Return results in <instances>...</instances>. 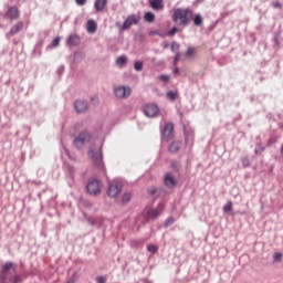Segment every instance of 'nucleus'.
Returning a JSON list of instances; mask_svg holds the SVG:
<instances>
[{"label":"nucleus","instance_id":"nucleus-1","mask_svg":"<svg viewBox=\"0 0 283 283\" xmlns=\"http://www.w3.org/2000/svg\"><path fill=\"white\" fill-rule=\"evenodd\" d=\"M171 20L178 28H187L193 21V11L189 8H177L174 10Z\"/></svg>","mask_w":283,"mask_h":283},{"label":"nucleus","instance_id":"nucleus-2","mask_svg":"<svg viewBox=\"0 0 283 283\" xmlns=\"http://www.w3.org/2000/svg\"><path fill=\"white\" fill-rule=\"evenodd\" d=\"M88 157L93 163H95L97 169H101V171H105V165L103 164V150L99 148L95 149L91 148L88 150Z\"/></svg>","mask_w":283,"mask_h":283},{"label":"nucleus","instance_id":"nucleus-3","mask_svg":"<svg viewBox=\"0 0 283 283\" xmlns=\"http://www.w3.org/2000/svg\"><path fill=\"white\" fill-rule=\"evenodd\" d=\"M17 271V268L14 266V263L8 262L2 266V273L0 275V282L2 283H9L12 280L11 273H14Z\"/></svg>","mask_w":283,"mask_h":283},{"label":"nucleus","instance_id":"nucleus-4","mask_svg":"<svg viewBox=\"0 0 283 283\" xmlns=\"http://www.w3.org/2000/svg\"><path fill=\"white\" fill-rule=\"evenodd\" d=\"M86 189L91 196H101L103 182H101L98 179H93L88 181Z\"/></svg>","mask_w":283,"mask_h":283},{"label":"nucleus","instance_id":"nucleus-5","mask_svg":"<svg viewBox=\"0 0 283 283\" xmlns=\"http://www.w3.org/2000/svg\"><path fill=\"white\" fill-rule=\"evenodd\" d=\"M165 210V203H159L158 208L150 209L145 214V222H149L150 220H156L160 213Z\"/></svg>","mask_w":283,"mask_h":283},{"label":"nucleus","instance_id":"nucleus-6","mask_svg":"<svg viewBox=\"0 0 283 283\" xmlns=\"http://www.w3.org/2000/svg\"><path fill=\"white\" fill-rule=\"evenodd\" d=\"M92 140V135L90 133H81L74 140V147L76 149H82L85 143H90Z\"/></svg>","mask_w":283,"mask_h":283},{"label":"nucleus","instance_id":"nucleus-7","mask_svg":"<svg viewBox=\"0 0 283 283\" xmlns=\"http://www.w3.org/2000/svg\"><path fill=\"white\" fill-rule=\"evenodd\" d=\"M114 94H115L116 98H129V96H132V87L115 86Z\"/></svg>","mask_w":283,"mask_h":283},{"label":"nucleus","instance_id":"nucleus-8","mask_svg":"<svg viewBox=\"0 0 283 283\" xmlns=\"http://www.w3.org/2000/svg\"><path fill=\"white\" fill-rule=\"evenodd\" d=\"M171 138H174V123H168L161 130V140L163 143H169Z\"/></svg>","mask_w":283,"mask_h":283},{"label":"nucleus","instance_id":"nucleus-9","mask_svg":"<svg viewBox=\"0 0 283 283\" xmlns=\"http://www.w3.org/2000/svg\"><path fill=\"white\" fill-rule=\"evenodd\" d=\"M19 17H21V11H19L17 6L10 7L4 14V19H9L10 21H17Z\"/></svg>","mask_w":283,"mask_h":283},{"label":"nucleus","instance_id":"nucleus-10","mask_svg":"<svg viewBox=\"0 0 283 283\" xmlns=\"http://www.w3.org/2000/svg\"><path fill=\"white\" fill-rule=\"evenodd\" d=\"M138 21H140V17L136 14L128 15L122 25V30H129L132 25H137Z\"/></svg>","mask_w":283,"mask_h":283},{"label":"nucleus","instance_id":"nucleus-11","mask_svg":"<svg viewBox=\"0 0 283 283\" xmlns=\"http://www.w3.org/2000/svg\"><path fill=\"white\" fill-rule=\"evenodd\" d=\"M158 112H160V109L156 104H146L144 107V114H146L148 118H155V116H158Z\"/></svg>","mask_w":283,"mask_h":283},{"label":"nucleus","instance_id":"nucleus-12","mask_svg":"<svg viewBox=\"0 0 283 283\" xmlns=\"http://www.w3.org/2000/svg\"><path fill=\"white\" fill-rule=\"evenodd\" d=\"M120 191H123V186L118 182H112L108 188V196L111 198H116Z\"/></svg>","mask_w":283,"mask_h":283},{"label":"nucleus","instance_id":"nucleus-13","mask_svg":"<svg viewBox=\"0 0 283 283\" xmlns=\"http://www.w3.org/2000/svg\"><path fill=\"white\" fill-rule=\"evenodd\" d=\"M164 182L166 187H169V189H174L176 187V177L171 172H167L164 177Z\"/></svg>","mask_w":283,"mask_h":283},{"label":"nucleus","instance_id":"nucleus-14","mask_svg":"<svg viewBox=\"0 0 283 283\" xmlns=\"http://www.w3.org/2000/svg\"><path fill=\"white\" fill-rule=\"evenodd\" d=\"M148 3L155 11L165 10V3L163 0H148Z\"/></svg>","mask_w":283,"mask_h":283},{"label":"nucleus","instance_id":"nucleus-15","mask_svg":"<svg viewBox=\"0 0 283 283\" xmlns=\"http://www.w3.org/2000/svg\"><path fill=\"white\" fill-rule=\"evenodd\" d=\"M75 109L77 114H83L84 112H87V103L85 101L77 99L75 102Z\"/></svg>","mask_w":283,"mask_h":283},{"label":"nucleus","instance_id":"nucleus-16","mask_svg":"<svg viewBox=\"0 0 283 283\" xmlns=\"http://www.w3.org/2000/svg\"><path fill=\"white\" fill-rule=\"evenodd\" d=\"M180 147H182V142L175 140L169 145L168 151H170V154H178V151H180Z\"/></svg>","mask_w":283,"mask_h":283},{"label":"nucleus","instance_id":"nucleus-17","mask_svg":"<svg viewBox=\"0 0 283 283\" xmlns=\"http://www.w3.org/2000/svg\"><path fill=\"white\" fill-rule=\"evenodd\" d=\"M86 30L88 34H95L96 30H98V24L94 20H88L86 23Z\"/></svg>","mask_w":283,"mask_h":283},{"label":"nucleus","instance_id":"nucleus-18","mask_svg":"<svg viewBox=\"0 0 283 283\" xmlns=\"http://www.w3.org/2000/svg\"><path fill=\"white\" fill-rule=\"evenodd\" d=\"M23 30V22H17L13 27H11V30L9 31L10 36H14V34H19V32Z\"/></svg>","mask_w":283,"mask_h":283},{"label":"nucleus","instance_id":"nucleus-19","mask_svg":"<svg viewBox=\"0 0 283 283\" xmlns=\"http://www.w3.org/2000/svg\"><path fill=\"white\" fill-rule=\"evenodd\" d=\"M94 8L96 12H103V10L107 8V0H96Z\"/></svg>","mask_w":283,"mask_h":283},{"label":"nucleus","instance_id":"nucleus-20","mask_svg":"<svg viewBox=\"0 0 283 283\" xmlns=\"http://www.w3.org/2000/svg\"><path fill=\"white\" fill-rule=\"evenodd\" d=\"M78 43H81V38H78V35L73 34L69 36L67 45H78Z\"/></svg>","mask_w":283,"mask_h":283},{"label":"nucleus","instance_id":"nucleus-21","mask_svg":"<svg viewBox=\"0 0 283 283\" xmlns=\"http://www.w3.org/2000/svg\"><path fill=\"white\" fill-rule=\"evenodd\" d=\"M193 25L197 28H201L203 20L202 15L200 13H197L195 17L192 15Z\"/></svg>","mask_w":283,"mask_h":283},{"label":"nucleus","instance_id":"nucleus-22","mask_svg":"<svg viewBox=\"0 0 283 283\" xmlns=\"http://www.w3.org/2000/svg\"><path fill=\"white\" fill-rule=\"evenodd\" d=\"M116 65H118V67H125V65H127V56L122 55V56L117 57Z\"/></svg>","mask_w":283,"mask_h":283},{"label":"nucleus","instance_id":"nucleus-23","mask_svg":"<svg viewBox=\"0 0 283 283\" xmlns=\"http://www.w3.org/2000/svg\"><path fill=\"white\" fill-rule=\"evenodd\" d=\"M144 19L147 23H154V21H156V15L153 12H146Z\"/></svg>","mask_w":283,"mask_h":283},{"label":"nucleus","instance_id":"nucleus-24","mask_svg":"<svg viewBox=\"0 0 283 283\" xmlns=\"http://www.w3.org/2000/svg\"><path fill=\"white\" fill-rule=\"evenodd\" d=\"M233 211V202L228 201L227 205L223 206V213H231Z\"/></svg>","mask_w":283,"mask_h":283},{"label":"nucleus","instance_id":"nucleus-25","mask_svg":"<svg viewBox=\"0 0 283 283\" xmlns=\"http://www.w3.org/2000/svg\"><path fill=\"white\" fill-rule=\"evenodd\" d=\"M198 53V50L193 46H189L186 51V56L193 57Z\"/></svg>","mask_w":283,"mask_h":283},{"label":"nucleus","instance_id":"nucleus-26","mask_svg":"<svg viewBox=\"0 0 283 283\" xmlns=\"http://www.w3.org/2000/svg\"><path fill=\"white\" fill-rule=\"evenodd\" d=\"M174 222H176V219L174 217H169L165 222H164V227L167 229V227H171V224H174Z\"/></svg>","mask_w":283,"mask_h":283},{"label":"nucleus","instance_id":"nucleus-27","mask_svg":"<svg viewBox=\"0 0 283 283\" xmlns=\"http://www.w3.org/2000/svg\"><path fill=\"white\" fill-rule=\"evenodd\" d=\"M178 32H181V30L178 29L177 27H174L171 30L168 31V36H176Z\"/></svg>","mask_w":283,"mask_h":283},{"label":"nucleus","instance_id":"nucleus-28","mask_svg":"<svg viewBox=\"0 0 283 283\" xmlns=\"http://www.w3.org/2000/svg\"><path fill=\"white\" fill-rule=\"evenodd\" d=\"M147 251H149V253H158V247L155 244H148Z\"/></svg>","mask_w":283,"mask_h":283},{"label":"nucleus","instance_id":"nucleus-29","mask_svg":"<svg viewBox=\"0 0 283 283\" xmlns=\"http://www.w3.org/2000/svg\"><path fill=\"white\" fill-rule=\"evenodd\" d=\"M177 97H178V93H175L172 91H169L167 93V98H169V101H176Z\"/></svg>","mask_w":283,"mask_h":283},{"label":"nucleus","instance_id":"nucleus-30","mask_svg":"<svg viewBox=\"0 0 283 283\" xmlns=\"http://www.w3.org/2000/svg\"><path fill=\"white\" fill-rule=\"evenodd\" d=\"M129 200H132V193L126 192V193L123 196L122 201L124 202V205H127V202H129Z\"/></svg>","mask_w":283,"mask_h":283},{"label":"nucleus","instance_id":"nucleus-31","mask_svg":"<svg viewBox=\"0 0 283 283\" xmlns=\"http://www.w3.org/2000/svg\"><path fill=\"white\" fill-rule=\"evenodd\" d=\"M178 50H180V44L178 42H172L171 43V52H178Z\"/></svg>","mask_w":283,"mask_h":283},{"label":"nucleus","instance_id":"nucleus-32","mask_svg":"<svg viewBox=\"0 0 283 283\" xmlns=\"http://www.w3.org/2000/svg\"><path fill=\"white\" fill-rule=\"evenodd\" d=\"M136 72H142L143 71V62H135L134 65Z\"/></svg>","mask_w":283,"mask_h":283},{"label":"nucleus","instance_id":"nucleus-33","mask_svg":"<svg viewBox=\"0 0 283 283\" xmlns=\"http://www.w3.org/2000/svg\"><path fill=\"white\" fill-rule=\"evenodd\" d=\"M180 61V53L176 52L175 53V59H174V65L176 67V65H178V62Z\"/></svg>","mask_w":283,"mask_h":283},{"label":"nucleus","instance_id":"nucleus-34","mask_svg":"<svg viewBox=\"0 0 283 283\" xmlns=\"http://www.w3.org/2000/svg\"><path fill=\"white\" fill-rule=\"evenodd\" d=\"M273 258L274 262H280L282 260V253L276 252L274 253Z\"/></svg>","mask_w":283,"mask_h":283},{"label":"nucleus","instance_id":"nucleus-35","mask_svg":"<svg viewBox=\"0 0 283 283\" xmlns=\"http://www.w3.org/2000/svg\"><path fill=\"white\" fill-rule=\"evenodd\" d=\"M61 43V38H55L54 40H53V45H54V48H59V44Z\"/></svg>","mask_w":283,"mask_h":283},{"label":"nucleus","instance_id":"nucleus-36","mask_svg":"<svg viewBox=\"0 0 283 283\" xmlns=\"http://www.w3.org/2000/svg\"><path fill=\"white\" fill-rule=\"evenodd\" d=\"M171 167H172V169H180V163H178V161H172V163H171Z\"/></svg>","mask_w":283,"mask_h":283},{"label":"nucleus","instance_id":"nucleus-37","mask_svg":"<svg viewBox=\"0 0 283 283\" xmlns=\"http://www.w3.org/2000/svg\"><path fill=\"white\" fill-rule=\"evenodd\" d=\"M242 165H243V167H249V165H251V163L249 161V158H243Z\"/></svg>","mask_w":283,"mask_h":283},{"label":"nucleus","instance_id":"nucleus-38","mask_svg":"<svg viewBox=\"0 0 283 283\" xmlns=\"http://www.w3.org/2000/svg\"><path fill=\"white\" fill-rule=\"evenodd\" d=\"M76 6H85L87 3V0H75Z\"/></svg>","mask_w":283,"mask_h":283},{"label":"nucleus","instance_id":"nucleus-39","mask_svg":"<svg viewBox=\"0 0 283 283\" xmlns=\"http://www.w3.org/2000/svg\"><path fill=\"white\" fill-rule=\"evenodd\" d=\"M160 81H164L165 83L169 82V75H160Z\"/></svg>","mask_w":283,"mask_h":283},{"label":"nucleus","instance_id":"nucleus-40","mask_svg":"<svg viewBox=\"0 0 283 283\" xmlns=\"http://www.w3.org/2000/svg\"><path fill=\"white\" fill-rule=\"evenodd\" d=\"M97 283H105V276H98Z\"/></svg>","mask_w":283,"mask_h":283},{"label":"nucleus","instance_id":"nucleus-41","mask_svg":"<svg viewBox=\"0 0 283 283\" xmlns=\"http://www.w3.org/2000/svg\"><path fill=\"white\" fill-rule=\"evenodd\" d=\"M19 282H21V276H14L13 283H19Z\"/></svg>","mask_w":283,"mask_h":283},{"label":"nucleus","instance_id":"nucleus-42","mask_svg":"<svg viewBox=\"0 0 283 283\" xmlns=\"http://www.w3.org/2000/svg\"><path fill=\"white\" fill-rule=\"evenodd\" d=\"M178 72H179V69H178V65H176L174 69V74H178Z\"/></svg>","mask_w":283,"mask_h":283},{"label":"nucleus","instance_id":"nucleus-43","mask_svg":"<svg viewBox=\"0 0 283 283\" xmlns=\"http://www.w3.org/2000/svg\"><path fill=\"white\" fill-rule=\"evenodd\" d=\"M274 8H282V4H280V2H275Z\"/></svg>","mask_w":283,"mask_h":283},{"label":"nucleus","instance_id":"nucleus-44","mask_svg":"<svg viewBox=\"0 0 283 283\" xmlns=\"http://www.w3.org/2000/svg\"><path fill=\"white\" fill-rule=\"evenodd\" d=\"M164 48H169V44H165Z\"/></svg>","mask_w":283,"mask_h":283},{"label":"nucleus","instance_id":"nucleus-45","mask_svg":"<svg viewBox=\"0 0 283 283\" xmlns=\"http://www.w3.org/2000/svg\"><path fill=\"white\" fill-rule=\"evenodd\" d=\"M150 193H156V190H151Z\"/></svg>","mask_w":283,"mask_h":283}]
</instances>
